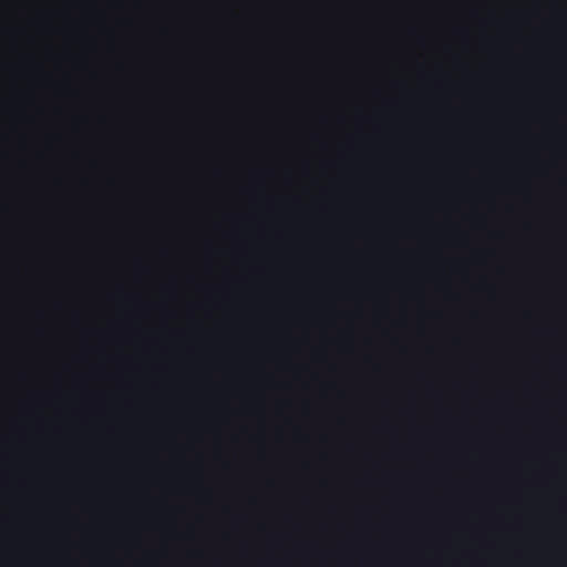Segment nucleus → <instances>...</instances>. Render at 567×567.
I'll use <instances>...</instances> for the list:
<instances>
[{
	"instance_id": "1",
	"label": "nucleus",
	"mask_w": 567,
	"mask_h": 567,
	"mask_svg": "<svg viewBox=\"0 0 567 567\" xmlns=\"http://www.w3.org/2000/svg\"><path fill=\"white\" fill-rule=\"evenodd\" d=\"M37 251H38V252L40 251V248H39V247L37 248Z\"/></svg>"
}]
</instances>
